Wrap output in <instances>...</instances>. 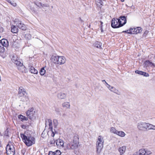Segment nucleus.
<instances>
[{"mask_svg":"<svg viewBox=\"0 0 155 155\" xmlns=\"http://www.w3.org/2000/svg\"><path fill=\"white\" fill-rule=\"evenodd\" d=\"M31 132L28 130L24 134H21V137L26 145L29 147L35 143V139L31 134Z\"/></svg>","mask_w":155,"mask_h":155,"instance_id":"obj_1","label":"nucleus"},{"mask_svg":"<svg viewBox=\"0 0 155 155\" xmlns=\"http://www.w3.org/2000/svg\"><path fill=\"white\" fill-rule=\"evenodd\" d=\"M124 18L123 20L124 22H122L120 20H119L118 18H113L111 21V26L114 28H117L121 27L124 25L127 22V20L125 19L124 17H122Z\"/></svg>","mask_w":155,"mask_h":155,"instance_id":"obj_2","label":"nucleus"},{"mask_svg":"<svg viewBox=\"0 0 155 155\" xmlns=\"http://www.w3.org/2000/svg\"><path fill=\"white\" fill-rule=\"evenodd\" d=\"M51 59L54 64L61 65L64 64L66 61V59L63 56H52Z\"/></svg>","mask_w":155,"mask_h":155,"instance_id":"obj_3","label":"nucleus"},{"mask_svg":"<svg viewBox=\"0 0 155 155\" xmlns=\"http://www.w3.org/2000/svg\"><path fill=\"white\" fill-rule=\"evenodd\" d=\"M104 143L103 137L101 136L98 137L96 143V152L100 153L103 147Z\"/></svg>","mask_w":155,"mask_h":155,"instance_id":"obj_4","label":"nucleus"},{"mask_svg":"<svg viewBox=\"0 0 155 155\" xmlns=\"http://www.w3.org/2000/svg\"><path fill=\"white\" fill-rule=\"evenodd\" d=\"M6 153L8 155H14L15 149L13 145L11 143L8 144L6 148Z\"/></svg>","mask_w":155,"mask_h":155,"instance_id":"obj_5","label":"nucleus"},{"mask_svg":"<svg viewBox=\"0 0 155 155\" xmlns=\"http://www.w3.org/2000/svg\"><path fill=\"white\" fill-rule=\"evenodd\" d=\"M152 153L151 151L146 149H141L133 155H149Z\"/></svg>","mask_w":155,"mask_h":155,"instance_id":"obj_6","label":"nucleus"},{"mask_svg":"<svg viewBox=\"0 0 155 155\" xmlns=\"http://www.w3.org/2000/svg\"><path fill=\"white\" fill-rule=\"evenodd\" d=\"M148 123L146 122H140L137 124V128L140 130L145 131L147 130Z\"/></svg>","mask_w":155,"mask_h":155,"instance_id":"obj_7","label":"nucleus"},{"mask_svg":"<svg viewBox=\"0 0 155 155\" xmlns=\"http://www.w3.org/2000/svg\"><path fill=\"white\" fill-rule=\"evenodd\" d=\"M70 142L73 146L74 150L78 148L79 146V138L77 136H74L73 140Z\"/></svg>","mask_w":155,"mask_h":155,"instance_id":"obj_8","label":"nucleus"},{"mask_svg":"<svg viewBox=\"0 0 155 155\" xmlns=\"http://www.w3.org/2000/svg\"><path fill=\"white\" fill-rule=\"evenodd\" d=\"M34 109L32 108L29 109L26 112L27 116L31 120L34 119V115L35 113V111H34Z\"/></svg>","mask_w":155,"mask_h":155,"instance_id":"obj_9","label":"nucleus"},{"mask_svg":"<svg viewBox=\"0 0 155 155\" xmlns=\"http://www.w3.org/2000/svg\"><path fill=\"white\" fill-rule=\"evenodd\" d=\"M45 125H48L49 126V129H50V130L52 132V133L51 134V136L52 137H54L55 135V134L53 131V127H52V122L51 120L48 119L46 120L45 121Z\"/></svg>","mask_w":155,"mask_h":155,"instance_id":"obj_10","label":"nucleus"},{"mask_svg":"<svg viewBox=\"0 0 155 155\" xmlns=\"http://www.w3.org/2000/svg\"><path fill=\"white\" fill-rule=\"evenodd\" d=\"M15 24L19 28L21 29L22 30H25L26 27L25 25L21 23V21H19L18 19H16L14 21Z\"/></svg>","mask_w":155,"mask_h":155,"instance_id":"obj_11","label":"nucleus"},{"mask_svg":"<svg viewBox=\"0 0 155 155\" xmlns=\"http://www.w3.org/2000/svg\"><path fill=\"white\" fill-rule=\"evenodd\" d=\"M131 31L128 32L129 34H134L139 33L142 31V29L140 27H138L136 28H131Z\"/></svg>","mask_w":155,"mask_h":155,"instance_id":"obj_12","label":"nucleus"},{"mask_svg":"<svg viewBox=\"0 0 155 155\" xmlns=\"http://www.w3.org/2000/svg\"><path fill=\"white\" fill-rule=\"evenodd\" d=\"M26 94L25 89L22 87H19L18 89V96L19 97H24Z\"/></svg>","mask_w":155,"mask_h":155,"instance_id":"obj_13","label":"nucleus"},{"mask_svg":"<svg viewBox=\"0 0 155 155\" xmlns=\"http://www.w3.org/2000/svg\"><path fill=\"white\" fill-rule=\"evenodd\" d=\"M56 143L57 147L60 149L64 147V141L61 139H59L57 140L56 141Z\"/></svg>","mask_w":155,"mask_h":155,"instance_id":"obj_14","label":"nucleus"},{"mask_svg":"<svg viewBox=\"0 0 155 155\" xmlns=\"http://www.w3.org/2000/svg\"><path fill=\"white\" fill-rule=\"evenodd\" d=\"M29 71L31 73L37 74L38 73L37 70L33 66L31 65V64H29Z\"/></svg>","mask_w":155,"mask_h":155,"instance_id":"obj_15","label":"nucleus"},{"mask_svg":"<svg viewBox=\"0 0 155 155\" xmlns=\"http://www.w3.org/2000/svg\"><path fill=\"white\" fill-rule=\"evenodd\" d=\"M57 97L59 99H63L66 98V95L65 93L60 92L58 93Z\"/></svg>","mask_w":155,"mask_h":155,"instance_id":"obj_16","label":"nucleus"},{"mask_svg":"<svg viewBox=\"0 0 155 155\" xmlns=\"http://www.w3.org/2000/svg\"><path fill=\"white\" fill-rule=\"evenodd\" d=\"M0 43L3 47H7L8 45V41L6 39H3L0 40Z\"/></svg>","mask_w":155,"mask_h":155,"instance_id":"obj_17","label":"nucleus"},{"mask_svg":"<svg viewBox=\"0 0 155 155\" xmlns=\"http://www.w3.org/2000/svg\"><path fill=\"white\" fill-rule=\"evenodd\" d=\"M65 149L68 150H74L73 146L71 144V142L68 143L65 146Z\"/></svg>","mask_w":155,"mask_h":155,"instance_id":"obj_18","label":"nucleus"},{"mask_svg":"<svg viewBox=\"0 0 155 155\" xmlns=\"http://www.w3.org/2000/svg\"><path fill=\"white\" fill-rule=\"evenodd\" d=\"M61 153L58 150H56L55 152L50 151L48 153V155H60Z\"/></svg>","mask_w":155,"mask_h":155,"instance_id":"obj_19","label":"nucleus"},{"mask_svg":"<svg viewBox=\"0 0 155 155\" xmlns=\"http://www.w3.org/2000/svg\"><path fill=\"white\" fill-rule=\"evenodd\" d=\"M126 148L125 146H124L119 148L118 150L120 153V155H122L124 153Z\"/></svg>","mask_w":155,"mask_h":155,"instance_id":"obj_20","label":"nucleus"},{"mask_svg":"<svg viewBox=\"0 0 155 155\" xmlns=\"http://www.w3.org/2000/svg\"><path fill=\"white\" fill-rule=\"evenodd\" d=\"M147 130H155V125L152 124L148 123L147 125Z\"/></svg>","mask_w":155,"mask_h":155,"instance_id":"obj_21","label":"nucleus"},{"mask_svg":"<svg viewBox=\"0 0 155 155\" xmlns=\"http://www.w3.org/2000/svg\"><path fill=\"white\" fill-rule=\"evenodd\" d=\"M18 31V29L17 27L15 25H13L12 26L11 31L14 33H16Z\"/></svg>","mask_w":155,"mask_h":155,"instance_id":"obj_22","label":"nucleus"},{"mask_svg":"<svg viewBox=\"0 0 155 155\" xmlns=\"http://www.w3.org/2000/svg\"><path fill=\"white\" fill-rule=\"evenodd\" d=\"M62 106L63 107H66L67 108L69 109L70 105L69 102H64L62 104Z\"/></svg>","mask_w":155,"mask_h":155,"instance_id":"obj_23","label":"nucleus"},{"mask_svg":"<svg viewBox=\"0 0 155 155\" xmlns=\"http://www.w3.org/2000/svg\"><path fill=\"white\" fill-rule=\"evenodd\" d=\"M112 89L110 90L111 91L113 92L116 93L118 95H120V93L119 91L118 90L116 89L114 87H113L111 88Z\"/></svg>","mask_w":155,"mask_h":155,"instance_id":"obj_24","label":"nucleus"},{"mask_svg":"<svg viewBox=\"0 0 155 155\" xmlns=\"http://www.w3.org/2000/svg\"><path fill=\"white\" fill-rule=\"evenodd\" d=\"M116 134L117 135L120 137H123L125 135V133L122 131H118L117 134Z\"/></svg>","mask_w":155,"mask_h":155,"instance_id":"obj_25","label":"nucleus"},{"mask_svg":"<svg viewBox=\"0 0 155 155\" xmlns=\"http://www.w3.org/2000/svg\"><path fill=\"white\" fill-rule=\"evenodd\" d=\"M18 118L22 121L23 120H27L28 119L27 117L21 114L19 115L18 116Z\"/></svg>","mask_w":155,"mask_h":155,"instance_id":"obj_26","label":"nucleus"},{"mask_svg":"<svg viewBox=\"0 0 155 155\" xmlns=\"http://www.w3.org/2000/svg\"><path fill=\"white\" fill-rule=\"evenodd\" d=\"M18 69L21 71L24 72L25 70V67L24 65H22L21 66H19L18 68Z\"/></svg>","mask_w":155,"mask_h":155,"instance_id":"obj_27","label":"nucleus"},{"mask_svg":"<svg viewBox=\"0 0 155 155\" xmlns=\"http://www.w3.org/2000/svg\"><path fill=\"white\" fill-rule=\"evenodd\" d=\"M19 59L18 58L17 60L15 61L14 62L18 66V67L19 66H21L23 65V63H21L19 61Z\"/></svg>","mask_w":155,"mask_h":155,"instance_id":"obj_28","label":"nucleus"},{"mask_svg":"<svg viewBox=\"0 0 155 155\" xmlns=\"http://www.w3.org/2000/svg\"><path fill=\"white\" fill-rule=\"evenodd\" d=\"M101 43L98 41H96L94 43L95 46L97 48H101Z\"/></svg>","mask_w":155,"mask_h":155,"instance_id":"obj_29","label":"nucleus"},{"mask_svg":"<svg viewBox=\"0 0 155 155\" xmlns=\"http://www.w3.org/2000/svg\"><path fill=\"white\" fill-rule=\"evenodd\" d=\"M118 130H117L114 127H111L110 129V131L114 134H116Z\"/></svg>","mask_w":155,"mask_h":155,"instance_id":"obj_30","label":"nucleus"},{"mask_svg":"<svg viewBox=\"0 0 155 155\" xmlns=\"http://www.w3.org/2000/svg\"><path fill=\"white\" fill-rule=\"evenodd\" d=\"M96 1L97 3H99V4H100V7H101V6H102L103 5H104V4H106L101 0H96Z\"/></svg>","mask_w":155,"mask_h":155,"instance_id":"obj_31","label":"nucleus"},{"mask_svg":"<svg viewBox=\"0 0 155 155\" xmlns=\"http://www.w3.org/2000/svg\"><path fill=\"white\" fill-rule=\"evenodd\" d=\"M45 73V70L44 68H42L40 71V74L41 75H43Z\"/></svg>","mask_w":155,"mask_h":155,"instance_id":"obj_32","label":"nucleus"},{"mask_svg":"<svg viewBox=\"0 0 155 155\" xmlns=\"http://www.w3.org/2000/svg\"><path fill=\"white\" fill-rule=\"evenodd\" d=\"M34 3L36 5L39 7L40 8H41V5L42 3L41 2H35Z\"/></svg>","mask_w":155,"mask_h":155,"instance_id":"obj_33","label":"nucleus"},{"mask_svg":"<svg viewBox=\"0 0 155 155\" xmlns=\"http://www.w3.org/2000/svg\"><path fill=\"white\" fill-rule=\"evenodd\" d=\"M50 144L52 145L54 144L55 143V141L54 140L53 138L50 139L49 142Z\"/></svg>","mask_w":155,"mask_h":155,"instance_id":"obj_34","label":"nucleus"},{"mask_svg":"<svg viewBox=\"0 0 155 155\" xmlns=\"http://www.w3.org/2000/svg\"><path fill=\"white\" fill-rule=\"evenodd\" d=\"M18 59L17 58L16 56H15L14 55H13L12 58L11 59L12 61L13 62H14L15 61H16L17 60V59Z\"/></svg>","mask_w":155,"mask_h":155,"instance_id":"obj_35","label":"nucleus"},{"mask_svg":"<svg viewBox=\"0 0 155 155\" xmlns=\"http://www.w3.org/2000/svg\"><path fill=\"white\" fill-rule=\"evenodd\" d=\"M14 7H15L17 5L16 3L14 1H11V2H9Z\"/></svg>","mask_w":155,"mask_h":155,"instance_id":"obj_36","label":"nucleus"},{"mask_svg":"<svg viewBox=\"0 0 155 155\" xmlns=\"http://www.w3.org/2000/svg\"><path fill=\"white\" fill-rule=\"evenodd\" d=\"M53 122L54 124V125L55 127H56L58 125L57 120H56L54 119L53 120Z\"/></svg>","mask_w":155,"mask_h":155,"instance_id":"obj_37","label":"nucleus"},{"mask_svg":"<svg viewBox=\"0 0 155 155\" xmlns=\"http://www.w3.org/2000/svg\"><path fill=\"white\" fill-rule=\"evenodd\" d=\"M143 71H140L138 70H136L135 71V73L136 74H138L140 75H142V74L143 73Z\"/></svg>","mask_w":155,"mask_h":155,"instance_id":"obj_38","label":"nucleus"},{"mask_svg":"<svg viewBox=\"0 0 155 155\" xmlns=\"http://www.w3.org/2000/svg\"><path fill=\"white\" fill-rule=\"evenodd\" d=\"M142 75L146 77H148L149 76L148 73L144 71L143 72Z\"/></svg>","mask_w":155,"mask_h":155,"instance_id":"obj_39","label":"nucleus"},{"mask_svg":"<svg viewBox=\"0 0 155 155\" xmlns=\"http://www.w3.org/2000/svg\"><path fill=\"white\" fill-rule=\"evenodd\" d=\"M25 37L26 38L29 39L31 38V35L29 34H26L25 35Z\"/></svg>","mask_w":155,"mask_h":155,"instance_id":"obj_40","label":"nucleus"},{"mask_svg":"<svg viewBox=\"0 0 155 155\" xmlns=\"http://www.w3.org/2000/svg\"><path fill=\"white\" fill-rule=\"evenodd\" d=\"M21 127L24 129H27L28 128V126L25 125H21Z\"/></svg>","mask_w":155,"mask_h":155,"instance_id":"obj_41","label":"nucleus"},{"mask_svg":"<svg viewBox=\"0 0 155 155\" xmlns=\"http://www.w3.org/2000/svg\"><path fill=\"white\" fill-rule=\"evenodd\" d=\"M146 64H150L151 66H152V65H154V64L153 63L151 62L150 61H147L146 62Z\"/></svg>","mask_w":155,"mask_h":155,"instance_id":"obj_42","label":"nucleus"},{"mask_svg":"<svg viewBox=\"0 0 155 155\" xmlns=\"http://www.w3.org/2000/svg\"><path fill=\"white\" fill-rule=\"evenodd\" d=\"M125 17V19L126 20V18L125 16H120L119 18V19H118L119 20H121L122 21V22H124V20H123V19H124V18H122V17Z\"/></svg>","mask_w":155,"mask_h":155,"instance_id":"obj_43","label":"nucleus"},{"mask_svg":"<svg viewBox=\"0 0 155 155\" xmlns=\"http://www.w3.org/2000/svg\"><path fill=\"white\" fill-rule=\"evenodd\" d=\"M48 5L45 4H41V8H43L44 7H48Z\"/></svg>","mask_w":155,"mask_h":155,"instance_id":"obj_44","label":"nucleus"},{"mask_svg":"<svg viewBox=\"0 0 155 155\" xmlns=\"http://www.w3.org/2000/svg\"><path fill=\"white\" fill-rule=\"evenodd\" d=\"M106 86L110 91L111 90V89H112L111 88L113 87L112 86H111L109 84H108V85Z\"/></svg>","mask_w":155,"mask_h":155,"instance_id":"obj_45","label":"nucleus"},{"mask_svg":"<svg viewBox=\"0 0 155 155\" xmlns=\"http://www.w3.org/2000/svg\"><path fill=\"white\" fill-rule=\"evenodd\" d=\"M131 31V29H130V30H127V31H123L122 32H126V33H128V32H130Z\"/></svg>","mask_w":155,"mask_h":155,"instance_id":"obj_46","label":"nucleus"},{"mask_svg":"<svg viewBox=\"0 0 155 155\" xmlns=\"http://www.w3.org/2000/svg\"><path fill=\"white\" fill-rule=\"evenodd\" d=\"M25 98V100L26 101V104H28L29 103V99L28 98H27V97H26V98Z\"/></svg>","mask_w":155,"mask_h":155,"instance_id":"obj_47","label":"nucleus"},{"mask_svg":"<svg viewBox=\"0 0 155 155\" xmlns=\"http://www.w3.org/2000/svg\"><path fill=\"white\" fill-rule=\"evenodd\" d=\"M100 22L101 23V25H100V28H103V22H102L101 21H100Z\"/></svg>","mask_w":155,"mask_h":155,"instance_id":"obj_48","label":"nucleus"},{"mask_svg":"<svg viewBox=\"0 0 155 155\" xmlns=\"http://www.w3.org/2000/svg\"><path fill=\"white\" fill-rule=\"evenodd\" d=\"M3 31V28L2 27H0V32H2Z\"/></svg>","mask_w":155,"mask_h":155,"instance_id":"obj_49","label":"nucleus"},{"mask_svg":"<svg viewBox=\"0 0 155 155\" xmlns=\"http://www.w3.org/2000/svg\"><path fill=\"white\" fill-rule=\"evenodd\" d=\"M41 136L43 138L45 137L44 135V132L42 133L41 134Z\"/></svg>","mask_w":155,"mask_h":155,"instance_id":"obj_50","label":"nucleus"},{"mask_svg":"<svg viewBox=\"0 0 155 155\" xmlns=\"http://www.w3.org/2000/svg\"><path fill=\"white\" fill-rule=\"evenodd\" d=\"M101 28V32H103V28Z\"/></svg>","mask_w":155,"mask_h":155,"instance_id":"obj_51","label":"nucleus"},{"mask_svg":"<svg viewBox=\"0 0 155 155\" xmlns=\"http://www.w3.org/2000/svg\"><path fill=\"white\" fill-rule=\"evenodd\" d=\"M2 148L1 145V144H0V152H1Z\"/></svg>","mask_w":155,"mask_h":155,"instance_id":"obj_52","label":"nucleus"},{"mask_svg":"<svg viewBox=\"0 0 155 155\" xmlns=\"http://www.w3.org/2000/svg\"><path fill=\"white\" fill-rule=\"evenodd\" d=\"M7 2H8V3L11 2V1L12 0H6Z\"/></svg>","mask_w":155,"mask_h":155,"instance_id":"obj_53","label":"nucleus"},{"mask_svg":"<svg viewBox=\"0 0 155 155\" xmlns=\"http://www.w3.org/2000/svg\"><path fill=\"white\" fill-rule=\"evenodd\" d=\"M148 31H145L144 33V34H147V33H148Z\"/></svg>","mask_w":155,"mask_h":155,"instance_id":"obj_54","label":"nucleus"},{"mask_svg":"<svg viewBox=\"0 0 155 155\" xmlns=\"http://www.w3.org/2000/svg\"><path fill=\"white\" fill-rule=\"evenodd\" d=\"M105 82V84H106V86H107L108 85V84L107 82L106 81Z\"/></svg>","mask_w":155,"mask_h":155,"instance_id":"obj_55","label":"nucleus"},{"mask_svg":"<svg viewBox=\"0 0 155 155\" xmlns=\"http://www.w3.org/2000/svg\"><path fill=\"white\" fill-rule=\"evenodd\" d=\"M121 0V2H124V0Z\"/></svg>","mask_w":155,"mask_h":155,"instance_id":"obj_56","label":"nucleus"},{"mask_svg":"<svg viewBox=\"0 0 155 155\" xmlns=\"http://www.w3.org/2000/svg\"><path fill=\"white\" fill-rule=\"evenodd\" d=\"M102 81H103H103H104V82H105L106 81H105V80H102Z\"/></svg>","mask_w":155,"mask_h":155,"instance_id":"obj_57","label":"nucleus"}]
</instances>
